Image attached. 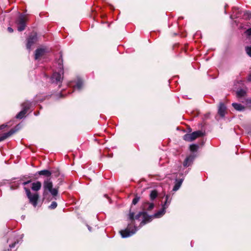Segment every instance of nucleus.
Returning <instances> with one entry per match:
<instances>
[{"label": "nucleus", "instance_id": "1", "mask_svg": "<svg viewBox=\"0 0 251 251\" xmlns=\"http://www.w3.org/2000/svg\"><path fill=\"white\" fill-rule=\"evenodd\" d=\"M142 218V221L140 224L139 227H141L147 223L151 221V216H149L146 212L143 211L139 212L135 216L133 212H130L129 214V219L130 223L128 224L127 227L120 231L121 236L123 238H126L133 235L139 229V228L135 225V220L140 221Z\"/></svg>", "mask_w": 251, "mask_h": 251}, {"label": "nucleus", "instance_id": "2", "mask_svg": "<svg viewBox=\"0 0 251 251\" xmlns=\"http://www.w3.org/2000/svg\"><path fill=\"white\" fill-rule=\"evenodd\" d=\"M50 192L53 197L56 196L58 193L57 188H53V184L50 178H47L43 182V196L45 198L46 196Z\"/></svg>", "mask_w": 251, "mask_h": 251}, {"label": "nucleus", "instance_id": "3", "mask_svg": "<svg viewBox=\"0 0 251 251\" xmlns=\"http://www.w3.org/2000/svg\"><path fill=\"white\" fill-rule=\"evenodd\" d=\"M59 72H54L50 77V81L52 83H56L60 86L63 80V65H59Z\"/></svg>", "mask_w": 251, "mask_h": 251}, {"label": "nucleus", "instance_id": "4", "mask_svg": "<svg viewBox=\"0 0 251 251\" xmlns=\"http://www.w3.org/2000/svg\"><path fill=\"white\" fill-rule=\"evenodd\" d=\"M22 106L23 109L16 115V117L17 119H21L25 116L28 110L31 107L32 103L28 101H26L22 104Z\"/></svg>", "mask_w": 251, "mask_h": 251}, {"label": "nucleus", "instance_id": "5", "mask_svg": "<svg viewBox=\"0 0 251 251\" xmlns=\"http://www.w3.org/2000/svg\"><path fill=\"white\" fill-rule=\"evenodd\" d=\"M203 133L200 130L194 131L192 133H187L183 136V139L186 141L191 142L198 137L202 136Z\"/></svg>", "mask_w": 251, "mask_h": 251}, {"label": "nucleus", "instance_id": "6", "mask_svg": "<svg viewBox=\"0 0 251 251\" xmlns=\"http://www.w3.org/2000/svg\"><path fill=\"white\" fill-rule=\"evenodd\" d=\"M26 19L25 16L23 14H20L19 17L16 20V24L18 25V30L19 31H23L26 26Z\"/></svg>", "mask_w": 251, "mask_h": 251}, {"label": "nucleus", "instance_id": "7", "mask_svg": "<svg viewBox=\"0 0 251 251\" xmlns=\"http://www.w3.org/2000/svg\"><path fill=\"white\" fill-rule=\"evenodd\" d=\"M25 190L30 202L32 203L34 207H35L37 204V201L39 199V195L38 194H32L30 190L26 187H25Z\"/></svg>", "mask_w": 251, "mask_h": 251}, {"label": "nucleus", "instance_id": "8", "mask_svg": "<svg viewBox=\"0 0 251 251\" xmlns=\"http://www.w3.org/2000/svg\"><path fill=\"white\" fill-rule=\"evenodd\" d=\"M37 41V35L36 33H32L27 39L26 48L30 50L31 46Z\"/></svg>", "mask_w": 251, "mask_h": 251}, {"label": "nucleus", "instance_id": "9", "mask_svg": "<svg viewBox=\"0 0 251 251\" xmlns=\"http://www.w3.org/2000/svg\"><path fill=\"white\" fill-rule=\"evenodd\" d=\"M195 156L194 154H191L185 159L183 162V166L184 167H188L191 165L194 160Z\"/></svg>", "mask_w": 251, "mask_h": 251}, {"label": "nucleus", "instance_id": "10", "mask_svg": "<svg viewBox=\"0 0 251 251\" xmlns=\"http://www.w3.org/2000/svg\"><path fill=\"white\" fill-rule=\"evenodd\" d=\"M46 50L42 48L37 49L35 52L34 58L35 60H38L41 57L43 56L45 53Z\"/></svg>", "mask_w": 251, "mask_h": 251}, {"label": "nucleus", "instance_id": "11", "mask_svg": "<svg viewBox=\"0 0 251 251\" xmlns=\"http://www.w3.org/2000/svg\"><path fill=\"white\" fill-rule=\"evenodd\" d=\"M142 207L144 210H151L154 207V204L146 201L143 203Z\"/></svg>", "mask_w": 251, "mask_h": 251}, {"label": "nucleus", "instance_id": "12", "mask_svg": "<svg viewBox=\"0 0 251 251\" xmlns=\"http://www.w3.org/2000/svg\"><path fill=\"white\" fill-rule=\"evenodd\" d=\"M226 107L225 104L221 102L219 106L218 113L221 117H224L225 115Z\"/></svg>", "mask_w": 251, "mask_h": 251}, {"label": "nucleus", "instance_id": "13", "mask_svg": "<svg viewBox=\"0 0 251 251\" xmlns=\"http://www.w3.org/2000/svg\"><path fill=\"white\" fill-rule=\"evenodd\" d=\"M166 209V206H162V208L161 209H160L158 212L155 213L154 215L151 216V219L152 218V217L160 218V217H162L165 214Z\"/></svg>", "mask_w": 251, "mask_h": 251}, {"label": "nucleus", "instance_id": "14", "mask_svg": "<svg viewBox=\"0 0 251 251\" xmlns=\"http://www.w3.org/2000/svg\"><path fill=\"white\" fill-rule=\"evenodd\" d=\"M41 183L40 181H36L32 183L31 189L33 191H38L41 188Z\"/></svg>", "mask_w": 251, "mask_h": 251}, {"label": "nucleus", "instance_id": "15", "mask_svg": "<svg viewBox=\"0 0 251 251\" xmlns=\"http://www.w3.org/2000/svg\"><path fill=\"white\" fill-rule=\"evenodd\" d=\"M15 132V130L14 129H11L9 132L4 133L2 135L0 136V141H2L5 140L9 136L12 135Z\"/></svg>", "mask_w": 251, "mask_h": 251}, {"label": "nucleus", "instance_id": "16", "mask_svg": "<svg viewBox=\"0 0 251 251\" xmlns=\"http://www.w3.org/2000/svg\"><path fill=\"white\" fill-rule=\"evenodd\" d=\"M232 105L236 110L241 111L245 109V107L240 103H233Z\"/></svg>", "mask_w": 251, "mask_h": 251}, {"label": "nucleus", "instance_id": "17", "mask_svg": "<svg viewBox=\"0 0 251 251\" xmlns=\"http://www.w3.org/2000/svg\"><path fill=\"white\" fill-rule=\"evenodd\" d=\"M37 173L39 175H43L47 177L50 176L51 175V172L47 170H42L38 172Z\"/></svg>", "mask_w": 251, "mask_h": 251}, {"label": "nucleus", "instance_id": "18", "mask_svg": "<svg viewBox=\"0 0 251 251\" xmlns=\"http://www.w3.org/2000/svg\"><path fill=\"white\" fill-rule=\"evenodd\" d=\"M244 85L243 81L241 79H239L234 82V86L235 89H238L243 87Z\"/></svg>", "mask_w": 251, "mask_h": 251}, {"label": "nucleus", "instance_id": "19", "mask_svg": "<svg viewBox=\"0 0 251 251\" xmlns=\"http://www.w3.org/2000/svg\"><path fill=\"white\" fill-rule=\"evenodd\" d=\"M171 199L172 198L170 195H167L165 197V202H164L162 206H166L167 208L171 203Z\"/></svg>", "mask_w": 251, "mask_h": 251}, {"label": "nucleus", "instance_id": "20", "mask_svg": "<svg viewBox=\"0 0 251 251\" xmlns=\"http://www.w3.org/2000/svg\"><path fill=\"white\" fill-rule=\"evenodd\" d=\"M83 86V82L81 79H78L75 86V89H77L78 90H80Z\"/></svg>", "mask_w": 251, "mask_h": 251}, {"label": "nucleus", "instance_id": "21", "mask_svg": "<svg viewBox=\"0 0 251 251\" xmlns=\"http://www.w3.org/2000/svg\"><path fill=\"white\" fill-rule=\"evenodd\" d=\"M246 92L244 90L241 89L237 91L236 95L238 98H240L244 97L246 95Z\"/></svg>", "mask_w": 251, "mask_h": 251}, {"label": "nucleus", "instance_id": "22", "mask_svg": "<svg viewBox=\"0 0 251 251\" xmlns=\"http://www.w3.org/2000/svg\"><path fill=\"white\" fill-rule=\"evenodd\" d=\"M182 182V179H180L176 183L174 188H173V191H177L179 187H180L181 184Z\"/></svg>", "mask_w": 251, "mask_h": 251}, {"label": "nucleus", "instance_id": "23", "mask_svg": "<svg viewBox=\"0 0 251 251\" xmlns=\"http://www.w3.org/2000/svg\"><path fill=\"white\" fill-rule=\"evenodd\" d=\"M157 196V192L155 190H153L150 194V199L151 200H154Z\"/></svg>", "mask_w": 251, "mask_h": 251}, {"label": "nucleus", "instance_id": "24", "mask_svg": "<svg viewBox=\"0 0 251 251\" xmlns=\"http://www.w3.org/2000/svg\"><path fill=\"white\" fill-rule=\"evenodd\" d=\"M198 149V146L196 144H193L190 146V150L191 151H196Z\"/></svg>", "mask_w": 251, "mask_h": 251}, {"label": "nucleus", "instance_id": "25", "mask_svg": "<svg viewBox=\"0 0 251 251\" xmlns=\"http://www.w3.org/2000/svg\"><path fill=\"white\" fill-rule=\"evenodd\" d=\"M57 206V204L55 201H52L51 204L49 206V208L50 209H55Z\"/></svg>", "mask_w": 251, "mask_h": 251}, {"label": "nucleus", "instance_id": "26", "mask_svg": "<svg viewBox=\"0 0 251 251\" xmlns=\"http://www.w3.org/2000/svg\"><path fill=\"white\" fill-rule=\"evenodd\" d=\"M246 51L247 54L251 57V46L246 47Z\"/></svg>", "mask_w": 251, "mask_h": 251}, {"label": "nucleus", "instance_id": "27", "mask_svg": "<svg viewBox=\"0 0 251 251\" xmlns=\"http://www.w3.org/2000/svg\"><path fill=\"white\" fill-rule=\"evenodd\" d=\"M139 201V197H135L132 201V204L135 205Z\"/></svg>", "mask_w": 251, "mask_h": 251}, {"label": "nucleus", "instance_id": "28", "mask_svg": "<svg viewBox=\"0 0 251 251\" xmlns=\"http://www.w3.org/2000/svg\"><path fill=\"white\" fill-rule=\"evenodd\" d=\"M18 242H19V241H18V239H16V241H14V243L10 244L9 245V247L10 248H14L16 244H17Z\"/></svg>", "mask_w": 251, "mask_h": 251}, {"label": "nucleus", "instance_id": "29", "mask_svg": "<svg viewBox=\"0 0 251 251\" xmlns=\"http://www.w3.org/2000/svg\"><path fill=\"white\" fill-rule=\"evenodd\" d=\"M246 33L247 35H249V36H250L251 35V28L247 29L246 31Z\"/></svg>", "mask_w": 251, "mask_h": 251}, {"label": "nucleus", "instance_id": "30", "mask_svg": "<svg viewBox=\"0 0 251 251\" xmlns=\"http://www.w3.org/2000/svg\"><path fill=\"white\" fill-rule=\"evenodd\" d=\"M246 15L248 16L249 18L251 19V12H246Z\"/></svg>", "mask_w": 251, "mask_h": 251}, {"label": "nucleus", "instance_id": "31", "mask_svg": "<svg viewBox=\"0 0 251 251\" xmlns=\"http://www.w3.org/2000/svg\"><path fill=\"white\" fill-rule=\"evenodd\" d=\"M6 126H7V125H2L1 126H0V130L4 128Z\"/></svg>", "mask_w": 251, "mask_h": 251}, {"label": "nucleus", "instance_id": "32", "mask_svg": "<svg viewBox=\"0 0 251 251\" xmlns=\"http://www.w3.org/2000/svg\"><path fill=\"white\" fill-rule=\"evenodd\" d=\"M7 30L10 33H12L13 31V29L11 27H8Z\"/></svg>", "mask_w": 251, "mask_h": 251}, {"label": "nucleus", "instance_id": "33", "mask_svg": "<svg viewBox=\"0 0 251 251\" xmlns=\"http://www.w3.org/2000/svg\"><path fill=\"white\" fill-rule=\"evenodd\" d=\"M30 182H31V181H30V180H28V181H25V182H23V184L24 185H27V184L29 183Z\"/></svg>", "mask_w": 251, "mask_h": 251}, {"label": "nucleus", "instance_id": "34", "mask_svg": "<svg viewBox=\"0 0 251 251\" xmlns=\"http://www.w3.org/2000/svg\"><path fill=\"white\" fill-rule=\"evenodd\" d=\"M248 80L249 81H251V74L249 75Z\"/></svg>", "mask_w": 251, "mask_h": 251}, {"label": "nucleus", "instance_id": "35", "mask_svg": "<svg viewBox=\"0 0 251 251\" xmlns=\"http://www.w3.org/2000/svg\"><path fill=\"white\" fill-rule=\"evenodd\" d=\"M88 226V230L90 231H91V227L90 226Z\"/></svg>", "mask_w": 251, "mask_h": 251}, {"label": "nucleus", "instance_id": "36", "mask_svg": "<svg viewBox=\"0 0 251 251\" xmlns=\"http://www.w3.org/2000/svg\"><path fill=\"white\" fill-rule=\"evenodd\" d=\"M59 61H60V62H59V63L58 65H59V64H61V65H62V64L61 63H62V59H61V60H59Z\"/></svg>", "mask_w": 251, "mask_h": 251}, {"label": "nucleus", "instance_id": "37", "mask_svg": "<svg viewBox=\"0 0 251 251\" xmlns=\"http://www.w3.org/2000/svg\"><path fill=\"white\" fill-rule=\"evenodd\" d=\"M60 97H63V95L62 94H61V93L60 94Z\"/></svg>", "mask_w": 251, "mask_h": 251}, {"label": "nucleus", "instance_id": "38", "mask_svg": "<svg viewBox=\"0 0 251 251\" xmlns=\"http://www.w3.org/2000/svg\"><path fill=\"white\" fill-rule=\"evenodd\" d=\"M104 196H105V197H106V198H108V197H107V195H104Z\"/></svg>", "mask_w": 251, "mask_h": 251}, {"label": "nucleus", "instance_id": "39", "mask_svg": "<svg viewBox=\"0 0 251 251\" xmlns=\"http://www.w3.org/2000/svg\"><path fill=\"white\" fill-rule=\"evenodd\" d=\"M10 239H8L7 242H10Z\"/></svg>", "mask_w": 251, "mask_h": 251}, {"label": "nucleus", "instance_id": "40", "mask_svg": "<svg viewBox=\"0 0 251 251\" xmlns=\"http://www.w3.org/2000/svg\"><path fill=\"white\" fill-rule=\"evenodd\" d=\"M13 189V188L12 186H11V189Z\"/></svg>", "mask_w": 251, "mask_h": 251}, {"label": "nucleus", "instance_id": "41", "mask_svg": "<svg viewBox=\"0 0 251 251\" xmlns=\"http://www.w3.org/2000/svg\"><path fill=\"white\" fill-rule=\"evenodd\" d=\"M34 114H35V116L37 115V114H36L35 113H34Z\"/></svg>", "mask_w": 251, "mask_h": 251}]
</instances>
